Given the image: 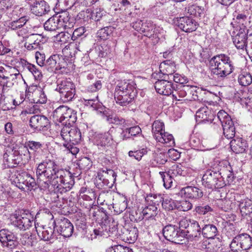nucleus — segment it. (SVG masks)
<instances>
[{"instance_id":"obj_40","label":"nucleus","mask_w":252,"mask_h":252,"mask_svg":"<svg viewBox=\"0 0 252 252\" xmlns=\"http://www.w3.org/2000/svg\"><path fill=\"white\" fill-rule=\"evenodd\" d=\"M217 232V227L212 224L205 225L201 229V233L204 237L208 239H213L216 236Z\"/></svg>"},{"instance_id":"obj_35","label":"nucleus","mask_w":252,"mask_h":252,"mask_svg":"<svg viewBox=\"0 0 252 252\" xmlns=\"http://www.w3.org/2000/svg\"><path fill=\"white\" fill-rule=\"evenodd\" d=\"M141 129L138 126H132L130 124V126L124 127L121 136L123 140H126L141 134Z\"/></svg>"},{"instance_id":"obj_10","label":"nucleus","mask_w":252,"mask_h":252,"mask_svg":"<svg viewBox=\"0 0 252 252\" xmlns=\"http://www.w3.org/2000/svg\"><path fill=\"white\" fill-rule=\"evenodd\" d=\"M67 63L62 56L58 54L51 55L45 62L44 66L50 72H63L67 68Z\"/></svg>"},{"instance_id":"obj_41","label":"nucleus","mask_w":252,"mask_h":252,"mask_svg":"<svg viewBox=\"0 0 252 252\" xmlns=\"http://www.w3.org/2000/svg\"><path fill=\"white\" fill-rule=\"evenodd\" d=\"M169 173L173 177L177 176H185L187 175V168L181 164H174L169 169Z\"/></svg>"},{"instance_id":"obj_63","label":"nucleus","mask_w":252,"mask_h":252,"mask_svg":"<svg viewBox=\"0 0 252 252\" xmlns=\"http://www.w3.org/2000/svg\"><path fill=\"white\" fill-rule=\"evenodd\" d=\"M148 153V151L146 148H143L141 150L132 151H130L128 152V155L130 157H133L136 160L139 161L141 159L142 157L146 155Z\"/></svg>"},{"instance_id":"obj_45","label":"nucleus","mask_w":252,"mask_h":252,"mask_svg":"<svg viewBox=\"0 0 252 252\" xmlns=\"http://www.w3.org/2000/svg\"><path fill=\"white\" fill-rule=\"evenodd\" d=\"M159 137H161L160 139H155L158 142L165 144L169 147L174 145V139L172 134L165 132L164 131L160 134Z\"/></svg>"},{"instance_id":"obj_14","label":"nucleus","mask_w":252,"mask_h":252,"mask_svg":"<svg viewBox=\"0 0 252 252\" xmlns=\"http://www.w3.org/2000/svg\"><path fill=\"white\" fill-rule=\"evenodd\" d=\"M61 137L66 143L75 144L81 141V134L80 130L75 127L64 126L62 129Z\"/></svg>"},{"instance_id":"obj_51","label":"nucleus","mask_w":252,"mask_h":252,"mask_svg":"<svg viewBox=\"0 0 252 252\" xmlns=\"http://www.w3.org/2000/svg\"><path fill=\"white\" fill-rule=\"evenodd\" d=\"M15 0H0V9L2 10L8 9L14 6L13 13H16L18 10H21V8L18 6L14 5Z\"/></svg>"},{"instance_id":"obj_13","label":"nucleus","mask_w":252,"mask_h":252,"mask_svg":"<svg viewBox=\"0 0 252 252\" xmlns=\"http://www.w3.org/2000/svg\"><path fill=\"white\" fill-rule=\"evenodd\" d=\"M15 176L14 182L20 189L24 190L26 187L28 189L32 190L36 188V183L34 179L26 172L19 173Z\"/></svg>"},{"instance_id":"obj_11","label":"nucleus","mask_w":252,"mask_h":252,"mask_svg":"<svg viewBox=\"0 0 252 252\" xmlns=\"http://www.w3.org/2000/svg\"><path fill=\"white\" fill-rule=\"evenodd\" d=\"M252 239L250 235L242 233L237 235L232 240L230 248L236 252H241L249 249L252 246Z\"/></svg>"},{"instance_id":"obj_17","label":"nucleus","mask_w":252,"mask_h":252,"mask_svg":"<svg viewBox=\"0 0 252 252\" xmlns=\"http://www.w3.org/2000/svg\"><path fill=\"white\" fill-rule=\"evenodd\" d=\"M232 196L234 198L235 203H237L240 213L243 216L250 215L252 213V200L248 198H242V196L238 193H233Z\"/></svg>"},{"instance_id":"obj_36","label":"nucleus","mask_w":252,"mask_h":252,"mask_svg":"<svg viewBox=\"0 0 252 252\" xmlns=\"http://www.w3.org/2000/svg\"><path fill=\"white\" fill-rule=\"evenodd\" d=\"M50 10V6L44 0L36 2L32 9V13L38 16L46 14Z\"/></svg>"},{"instance_id":"obj_58","label":"nucleus","mask_w":252,"mask_h":252,"mask_svg":"<svg viewBox=\"0 0 252 252\" xmlns=\"http://www.w3.org/2000/svg\"><path fill=\"white\" fill-rule=\"evenodd\" d=\"M34 94L37 98H35L34 101H36V103L41 104L45 103L47 101V97L44 91L41 88H37L34 91Z\"/></svg>"},{"instance_id":"obj_43","label":"nucleus","mask_w":252,"mask_h":252,"mask_svg":"<svg viewBox=\"0 0 252 252\" xmlns=\"http://www.w3.org/2000/svg\"><path fill=\"white\" fill-rule=\"evenodd\" d=\"M164 131V125L162 122L156 120L154 122L152 125V133L155 139H160L159 135Z\"/></svg>"},{"instance_id":"obj_37","label":"nucleus","mask_w":252,"mask_h":252,"mask_svg":"<svg viewBox=\"0 0 252 252\" xmlns=\"http://www.w3.org/2000/svg\"><path fill=\"white\" fill-rule=\"evenodd\" d=\"M15 153L18 155L20 161L22 160L25 164L28 163L32 158L33 159V155L24 146L19 147L17 150H15Z\"/></svg>"},{"instance_id":"obj_25","label":"nucleus","mask_w":252,"mask_h":252,"mask_svg":"<svg viewBox=\"0 0 252 252\" xmlns=\"http://www.w3.org/2000/svg\"><path fill=\"white\" fill-rule=\"evenodd\" d=\"M49 120L43 115H36L31 117L30 120V126L37 130H43L49 125Z\"/></svg>"},{"instance_id":"obj_48","label":"nucleus","mask_w":252,"mask_h":252,"mask_svg":"<svg viewBox=\"0 0 252 252\" xmlns=\"http://www.w3.org/2000/svg\"><path fill=\"white\" fill-rule=\"evenodd\" d=\"M167 160V155L166 154L163 153H155L152 164L155 167L158 166L165 164Z\"/></svg>"},{"instance_id":"obj_4","label":"nucleus","mask_w":252,"mask_h":252,"mask_svg":"<svg viewBox=\"0 0 252 252\" xmlns=\"http://www.w3.org/2000/svg\"><path fill=\"white\" fill-rule=\"evenodd\" d=\"M9 220L11 224L21 231L28 230L33 224H36L32 215L23 210L11 214Z\"/></svg>"},{"instance_id":"obj_7","label":"nucleus","mask_w":252,"mask_h":252,"mask_svg":"<svg viewBox=\"0 0 252 252\" xmlns=\"http://www.w3.org/2000/svg\"><path fill=\"white\" fill-rule=\"evenodd\" d=\"M203 185L208 189H220L223 187L225 183L220 173L212 170H207L202 179Z\"/></svg>"},{"instance_id":"obj_29","label":"nucleus","mask_w":252,"mask_h":252,"mask_svg":"<svg viewBox=\"0 0 252 252\" xmlns=\"http://www.w3.org/2000/svg\"><path fill=\"white\" fill-rule=\"evenodd\" d=\"M182 196L189 198L197 199L203 196V192L195 187L188 186L181 189L180 192Z\"/></svg>"},{"instance_id":"obj_50","label":"nucleus","mask_w":252,"mask_h":252,"mask_svg":"<svg viewBox=\"0 0 252 252\" xmlns=\"http://www.w3.org/2000/svg\"><path fill=\"white\" fill-rule=\"evenodd\" d=\"M20 240L23 245L27 246L32 247L35 243L34 237L30 232H26L23 234Z\"/></svg>"},{"instance_id":"obj_26","label":"nucleus","mask_w":252,"mask_h":252,"mask_svg":"<svg viewBox=\"0 0 252 252\" xmlns=\"http://www.w3.org/2000/svg\"><path fill=\"white\" fill-rule=\"evenodd\" d=\"M133 27L140 32L145 33V35L148 37L152 35V32L155 28L153 23L150 21H137L133 23Z\"/></svg>"},{"instance_id":"obj_24","label":"nucleus","mask_w":252,"mask_h":252,"mask_svg":"<svg viewBox=\"0 0 252 252\" xmlns=\"http://www.w3.org/2000/svg\"><path fill=\"white\" fill-rule=\"evenodd\" d=\"M94 140L98 148L103 150L109 147L112 143V136L109 131L104 133L95 134Z\"/></svg>"},{"instance_id":"obj_3","label":"nucleus","mask_w":252,"mask_h":252,"mask_svg":"<svg viewBox=\"0 0 252 252\" xmlns=\"http://www.w3.org/2000/svg\"><path fill=\"white\" fill-rule=\"evenodd\" d=\"M179 226L183 240L186 238L190 241H198L201 237V228L196 220L183 219L180 221Z\"/></svg>"},{"instance_id":"obj_1","label":"nucleus","mask_w":252,"mask_h":252,"mask_svg":"<svg viewBox=\"0 0 252 252\" xmlns=\"http://www.w3.org/2000/svg\"><path fill=\"white\" fill-rule=\"evenodd\" d=\"M37 180L44 187L48 188L51 183L54 186V192L51 193L57 201L59 195L69 190L74 184V177L68 170L61 168L55 160L46 159L40 163L36 171Z\"/></svg>"},{"instance_id":"obj_33","label":"nucleus","mask_w":252,"mask_h":252,"mask_svg":"<svg viewBox=\"0 0 252 252\" xmlns=\"http://www.w3.org/2000/svg\"><path fill=\"white\" fill-rule=\"evenodd\" d=\"M24 146L32 154L33 160H34L42 152L43 144L40 142L29 140L25 142Z\"/></svg>"},{"instance_id":"obj_32","label":"nucleus","mask_w":252,"mask_h":252,"mask_svg":"<svg viewBox=\"0 0 252 252\" xmlns=\"http://www.w3.org/2000/svg\"><path fill=\"white\" fill-rule=\"evenodd\" d=\"M247 34L244 30L242 29L233 36V42L238 49H244L247 46Z\"/></svg>"},{"instance_id":"obj_16","label":"nucleus","mask_w":252,"mask_h":252,"mask_svg":"<svg viewBox=\"0 0 252 252\" xmlns=\"http://www.w3.org/2000/svg\"><path fill=\"white\" fill-rule=\"evenodd\" d=\"M0 242L3 247L9 249H15L19 244L16 235L7 229L0 230Z\"/></svg>"},{"instance_id":"obj_64","label":"nucleus","mask_w":252,"mask_h":252,"mask_svg":"<svg viewBox=\"0 0 252 252\" xmlns=\"http://www.w3.org/2000/svg\"><path fill=\"white\" fill-rule=\"evenodd\" d=\"M203 8L196 5H191L188 8V13L195 17H199L203 13Z\"/></svg>"},{"instance_id":"obj_34","label":"nucleus","mask_w":252,"mask_h":252,"mask_svg":"<svg viewBox=\"0 0 252 252\" xmlns=\"http://www.w3.org/2000/svg\"><path fill=\"white\" fill-rule=\"evenodd\" d=\"M62 25L59 20L58 14H55L48 19L44 24L46 31L53 32L62 28Z\"/></svg>"},{"instance_id":"obj_23","label":"nucleus","mask_w":252,"mask_h":252,"mask_svg":"<svg viewBox=\"0 0 252 252\" xmlns=\"http://www.w3.org/2000/svg\"><path fill=\"white\" fill-rule=\"evenodd\" d=\"M53 227L51 226H37L35 224V228L39 237L44 241H51L56 239L57 237L54 232L56 226L53 224Z\"/></svg>"},{"instance_id":"obj_62","label":"nucleus","mask_w":252,"mask_h":252,"mask_svg":"<svg viewBox=\"0 0 252 252\" xmlns=\"http://www.w3.org/2000/svg\"><path fill=\"white\" fill-rule=\"evenodd\" d=\"M113 28L111 27H106L99 30L97 32L98 36L102 40H105L108 38L113 32Z\"/></svg>"},{"instance_id":"obj_47","label":"nucleus","mask_w":252,"mask_h":252,"mask_svg":"<svg viewBox=\"0 0 252 252\" xmlns=\"http://www.w3.org/2000/svg\"><path fill=\"white\" fill-rule=\"evenodd\" d=\"M106 120L110 124L123 125L124 128L130 126L128 121H126L123 118L117 116L109 115L107 116Z\"/></svg>"},{"instance_id":"obj_22","label":"nucleus","mask_w":252,"mask_h":252,"mask_svg":"<svg viewBox=\"0 0 252 252\" xmlns=\"http://www.w3.org/2000/svg\"><path fill=\"white\" fill-rule=\"evenodd\" d=\"M176 25L186 32H191L196 31L197 28V23L189 17H180L177 20Z\"/></svg>"},{"instance_id":"obj_28","label":"nucleus","mask_w":252,"mask_h":252,"mask_svg":"<svg viewBox=\"0 0 252 252\" xmlns=\"http://www.w3.org/2000/svg\"><path fill=\"white\" fill-rule=\"evenodd\" d=\"M58 14L60 23L62 25V28L64 29H71L74 27L75 23V19L71 17L68 12L63 11Z\"/></svg>"},{"instance_id":"obj_20","label":"nucleus","mask_w":252,"mask_h":252,"mask_svg":"<svg viewBox=\"0 0 252 252\" xmlns=\"http://www.w3.org/2000/svg\"><path fill=\"white\" fill-rule=\"evenodd\" d=\"M166 77L163 79L158 80L155 83V88L157 92L160 94L169 95L173 93L174 88L173 84L170 81H168Z\"/></svg>"},{"instance_id":"obj_18","label":"nucleus","mask_w":252,"mask_h":252,"mask_svg":"<svg viewBox=\"0 0 252 252\" xmlns=\"http://www.w3.org/2000/svg\"><path fill=\"white\" fill-rule=\"evenodd\" d=\"M53 224L56 226L57 231L64 237H70L73 232V226L67 219L63 218L58 221L57 224L54 221Z\"/></svg>"},{"instance_id":"obj_19","label":"nucleus","mask_w":252,"mask_h":252,"mask_svg":"<svg viewBox=\"0 0 252 252\" xmlns=\"http://www.w3.org/2000/svg\"><path fill=\"white\" fill-rule=\"evenodd\" d=\"M136 94V90L131 92L115 90L114 96L117 103L122 106H126L133 100Z\"/></svg>"},{"instance_id":"obj_59","label":"nucleus","mask_w":252,"mask_h":252,"mask_svg":"<svg viewBox=\"0 0 252 252\" xmlns=\"http://www.w3.org/2000/svg\"><path fill=\"white\" fill-rule=\"evenodd\" d=\"M159 174L162 179L164 187L166 189H169L171 188L173 184V176L169 172L165 173L163 172H160Z\"/></svg>"},{"instance_id":"obj_54","label":"nucleus","mask_w":252,"mask_h":252,"mask_svg":"<svg viewBox=\"0 0 252 252\" xmlns=\"http://www.w3.org/2000/svg\"><path fill=\"white\" fill-rule=\"evenodd\" d=\"M26 68L30 71L33 75L35 80H40L42 77V74L41 70L35 65L27 63L26 64Z\"/></svg>"},{"instance_id":"obj_2","label":"nucleus","mask_w":252,"mask_h":252,"mask_svg":"<svg viewBox=\"0 0 252 252\" xmlns=\"http://www.w3.org/2000/svg\"><path fill=\"white\" fill-rule=\"evenodd\" d=\"M211 74L219 78H224L234 69L232 62L228 56L221 54L211 58L210 61Z\"/></svg>"},{"instance_id":"obj_8","label":"nucleus","mask_w":252,"mask_h":252,"mask_svg":"<svg viewBox=\"0 0 252 252\" xmlns=\"http://www.w3.org/2000/svg\"><path fill=\"white\" fill-rule=\"evenodd\" d=\"M217 119L221 124L224 136L228 139L234 138L235 134V127L229 115L224 111L220 110L217 114Z\"/></svg>"},{"instance_id":"obj_49","label":"nucleus","mask_w":252,"mask_h":252,"mask_svg":"<svg viewBox=\"0 0 252 252\" xmlns=\"http://www.w3.org/2000/svg\"><path fill=\"white\" fill-rule=\"evenodd\" d=\"M70 50L69 56L72 58L75 57V54H77L78 51L83 53L88 52V48L86 47V44L84 42H79L78 43L76 42L73 47L70 49Z\"/></svg>"},{"instance_id":"obj_55","label":"nucleus","mask_w":252,"mask_h":252,"mask_svg":"<svg viewBox=\"0 0 252 252\" xmlns=\"http://www.w3.org/2000/svg\"><path fill=\"white\" fill-rule=\"evenodd\" d=\"M238 82L241 86H249L252 82V76L247 72H243L239 75Z\"/></svg>"},{"instance_id":"obj_9","label":"nucleus","mask_w":252,"mask_h":252,"mask_svg":"<svg viewBox=\"0 0 252 252\" xmlns=\"http://www.w3.org/2000/svg\"><path fill=\"white\" fill-rule=\"evenodd\" d=\"M196 87L191 85H183L173 90L172 97L176 101L191 100L195 99L197 96Z\"/></svg>"},{"instance_id":"obj_5","label":"nucleus","mask_w":252,"mask_h":252,"mask_svg":"<svg viewBox=\"0 0 252 252\" xmlns=\"http://www.w3.org/2000/svg\"><path fill=\"white\" fill-rule=\"evenodd\" d=\"M53 117L64 126H71L76 121V112L64 105H61L53 112Z\"/></svg>"},{"instance_id":"obj_52","label":"nucleus","mask_w":252,"mask_h":252,"mask_svg":"<svg viewBox=\"0 0 252 252\" xmlns=\"http://www.w3.org/2000/svg\"><path fill=\"white\" fill-rule=\"evenodd\" d=\"M189 144L192 148L194 149L200 151L205 150V146L203 144V141L194 135L191 137L189 140Z\"/></svg>"},{"instance_id":"obj_6","label":"nucleus","mask_w":252,"mask_h":252,"mask_svg":"<svg viewBox=\"0 0 252 252\" xmlns=\"http://www.w3.org/2000/svg\"><path fill=\"white\" fill-rule=\"evenodd\" d=\"M56 90L59 92L60 99L63 103L71 101L76 92L74 83L66 79L58 81Z\"/></svg>"},{"instance_id":"obj_12","label":"nucleus","mask_w":252,"mask_h":252,"mask_svg":"<svg viewBox=\"0 0 252 252\" xmlns=\"http://www.w3.org/2000/svg\"><path fill=\"white\" fill-rule=\"evenodd\" d=\"M196 108H199L196 112V121L198 124L212 122L214 119V114L207 106L198 101L194 102Z\"/></svg>"},{"instance_id":"obj_27","label":"nucleus","mask_w":252,"mask_h":252,"mask_svg":"<svg viewBox=\"0 0 252 252\" xmlns=\"http://www.w3.org/2000/svg\"><path fill=\"white\" fill-rule=\"evenodd\" d=\"M160 72L166 77L168 79H170L172 77L176 71V64L174 61L172 60H165L160 63L159 65Z\"/></svg>"},{"instance_id":"obj_42","label":"nucleus","mask_w":252,"mask_h":252,"mask_svg":"<svg viewBox=\"0 0 252 252\" xmlns=\"http://www.w3.org/2000/svg\"><path fill=\"white\" fill-rule=\"evenodd\" d=\"M216 241H213L212 242H210L208 240H205L199 244L198 247L201 250H206V252H216L218 249H219L217 245H216Z\"/></svg>"},{"instance_id":"obj_57","label":"nucleus","mask_w":252,"mask_h":252,"mask_svg":"<svg viewBox=\"0 0 252 252\" xmlns=\"http://www.w3.org/2000/svg\"><path fill=\"white\" fill-rule=\"evenodd\" d=\"M27 21V20L25 17H22L18 20H14L10 22L8 27L12 30H16L24 26L26 24Z\"/></svg>"},{"instance_id":"obj_61","label":"nucleus","mask_w":252,"mask_h":252,"mask_svg":"<svg viewBox=\"0 0 252 252\" xmlns=\"http://www.w3.org/2000/svg\"><path fill=\"white\" fill-rule=\"evenodd\" d=\"M108 227L105 224H100V227L94 229V237L96 238L99 236H106L108 235Z\"/></svg>"},{"instance_id":"obj_53","label":"nucleus","mask_w":252,"mask_h":252,"mask_svg":"<svg viewBox=\"0 0 252 252\" xmlns=\"http://www.w3.org/2000/svg\"><path fill=\"white\" fill-rule=\"evenodd\" d=\"M97 178V182L99 181V184H100L101 183L102 184V185H100V186L98 185L99 188H104L105 186L108 188H111L114 183V182H112L109 178H106L103 176V175H101V172H98Z\"/></svg>"},{"instance_id":"obj_30","label":"nucleus","mask_w":252,"mask_h":252,"mask_svg":"<svg viewBox=\"0 0 252 252\" xmlns=\"http://www.w3.org/2000/svg\"><path fill=\"white\" fill-rule=\"evenodd\" d=\"M122 236L124 240L128 243H133L137 239L138 231L134 226H129L126 228H123Z\"/></svg>"},{"instance_id":"obj_39","label":"nucleus","mask_w":252,"mask_h":252,"mask_svg":"<svg viewBox=\"0 0 252 252\" xmlns=\"http://www.w3.org/2000/svg\"><path fill=\"white\" fill-rule=\"evenodd\" d=\"M136 84L131 80H124L121 81L116 87L115 90L122 91L125 92H130L135 91Z\"/></svg>"},{"instance_id":"obj_44","label":"nucleus","mask_w":252,"mask_h":252,"mask_svg":"<svg viewBox=\"0 0 252 252\" xmlns=\"http://www.w3.org/2000/svg\"><path fill=\"white\" fill-rule=\"evenodd\" d=\"M163 200L161 194H149L145 197V201L148 205L157 207Z\"/></svg>"},{"instance_id":"obj_21","label":"nucleus","mask_w":252,"mask_h":252,"mask_svg":"<svg viewBox=\"0 0 252 252\" xmlns=\"http://www.w3.org/2000/svg\"><path fill=\"white\" fill-rule=\"evenodd\" d=\"M3 161L5 167L13 168L20 163L18 155L15 153V150L5 149L3 155Z\"/></svg>"},{"instance_id":"obj_56","label":"nucleus","mask_w":252,"mask_h":252,"mask_svg":"<svg viewBox=\"0 0 252 252\" xmlns=\"http://www.w3.org/2000/svg\"><path fill=\"white\" fill-rule=\"evenodd\" d=\"M162 206L165 210L170 211L176 208L177 204L176 202L171 198L169 197L165 198H163V200H162Z\"/></svg>"},{"instance_id":"obj_60","label":"nucleus","mask_w":252,"mask_h":252,"mask_svg":"<svg viewBox=\"0 0 252 252\" xmlns=\"http://www.w3.org/2000/svg\"><path fill=\"white\" fill-rule=\"evenodd\" d=\"M105 252H133L132 250L128 247H124L121 245H114L108 248Z\"/></svg>"},{"instance_id":"obj_15","label":"nucleus","mask_w":252,"mask_h":252,"mask_svg":"<svg viewBox=\"0 0 252 252\" xmlns=\"http://www.w3.org/2000/svg\"><path fill=\"white\" fill-rule=\"evenodd\" d=\"M162 233L166 240L175 243L179 244L183 240L180 227L171 224L166 225L163 228Z\"/></svg>"},{"instance_id":"obj_31","label":"nucleus","mask_w":252,"mask_h":252,"mask_svg":"<svg viewBox=\"0 0 252 252\" xmlns=\"http://www.w3.org/2000/svg\"><path fill=\"white\" fill-rule=\"evenodd\" d=\"M230 145L232 151L236 154L244 153L248 147L246 141L240 137H236L232 139L230 142Z\"/></svg>"},{"instance_id":"obj_38","label":"nucleus","mask_w":252,"mask_h":252,"mask_svg":"<svg viewBox=\"0 0 252 252\" xmlns=\"http://www.w3.org/2000/svg\"><path fill=\"white\" fill-rule=\"evenodd\" d=\"M43 36L41 34H32L30 36L31 42H26L25 47L28 50H32L39 47L40 43L42 41Z\"/></svg>"},{"instance_id":"obj_46","label":"nucleus","mask_w":252,"mask_h":252,"mask_svg":"<svg viewBox=\"0 0 252 252\" xmlns=\"http://www.w3.org/2000/svg\"><path fill=\"white\" fill-rule=\"evenodd\" d=\"M158 213V207L148 205L142 211V215L146 219H153Z\"/></svg>"}]
</instances>
